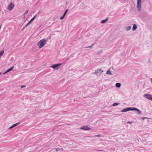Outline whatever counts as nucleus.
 <instances>
[{"instance_id": "obj_1", "label": "nucleus", "mask_w": 152, "mask_h": 152, "mask_svg": "<svg viewBox=\"0 0 152 152\" xmlns=\"http://www.w3.org/2000/svg\"><path fill=\"white\" fill-rule=\"evenodd\" d=\"M47 42L45 39H43L40 40L37 43V45L38 46L39 48H42Z\"/></svg>"}, {"instance_id": "obj_2", "label": "nucleus", "mask_w": 152, "mask_h": 152, "mask_svg": "<svg viewBox=\"0 0 152 152\" xmlns=\"http://www.w3.org/2000/svg\"><path fill=\"white\" fill-rule=\"evenodd\" d=\"M141 0H137V7L138 11H140L141 10Z\"/></svg>"}, {"instance_id": "obj_3", "label": "nucleus", "mask_w": 152, "mask_h": 152, "mask_svg": "<svg viewBox=\"0 0 152 152\" xmlns=\"http://www.w3.org/2000/svg\"><path fill=\"white\" fill-rule=\"evenodd\" d=\"M103 72V70H102V69H98L96 71L94 72V74L95 75H98L101 74Z\"/></svg>"}, {"instance_id": "obj_4", "label": "nucleus", "mask_w": 152, "mask_h": 152, "mask_svg": "<svg viewBox=\"0 0 152 152\" xmlns=\"http://www.w3.org/2000/svg\"><path fill=\"white\" fill-rule=\"evenodd\" d=\"M143 96L148 99L152 101V96L150 94H145L143 95Z\"/></svg>"}, {"instance_id": "obj_5", "label": "nucleus", "mask_w": 152, "mask_h": 152, "mask_svg": "<svg viewBox=\"0 0 152 152\" xmlns=\"http://www.w3.org/2000/svg\"><path fill=\"white\" fill-rule=\"evenodd\" d=\"M61 65V64H57L52 65L51 66V67L54 69H58L59 68V66Z\"/></svg>"}, {"instance_id": "obj_6", "label": "nucleus", "mask_w": 152, "mask_h": 152, "mask_svg": "<svg viewBox=\"0 0 152 152\" xmlns=\"http://www.w3.org/2000/svg\"><path fill=\"white\" fill-rule=\"evenodd\" d=\"M14 7V5L12 3L10 2L9 3L8 5L7 9L10 10H11Z\"/></svg>"}, {"instance_id": "obj_7", "label": "nucleus", "mask_w": 152, "mask_h": 152, "mask_svg": "<svg viewBox=\"0 0 152 152\" xmlns=\"http://www.w3.org/2000/svg\"><path fill=\"white\" fill-rule=\"evenodd\" d=\"M133 110V107H128L122 110L121 111V112H125L129 111H132Z\"/></svg>"}, {"instance_id": "obj_8", "label": "nucleus", "mask_w": 152, "mask_h": 152, "mask_svg": "<svg viewBox=\"0 0 152 152\" xmlns=\"http://www.w3.org/2000/svg\"><path fill=\"white\" fill-rule=\"evenodd\" d=\"M81 129L84 130H88L91 129V128H89L87 126H83L81 128Z\"/></svg>"}, {"instance_id": "obj_9", "label": "nucleus", "mask_w": 152, "mask_h": 152, "mask_svg": "<svg viewBox=\"0 0 152 152\" xmlns=\"http://www.w3.org/2000/svg\"><path fill=\"white\" fill-rule=\"evenodd\" d=\"M13 68H14L13 66L11 68L7 69L5 72H4L3 73V74L4 75L5 74H6V73H7V72L10 71H11L13 69Z\"/></svg>"}, {"instance_id": "obj_10", "label": "nucleus", "mask_w": 152, "mask_h": 152, "mask_svg": "<svg viewBox=\"0 0 152 152\" xmlns=\"http://www.w3.org/2000/svg\"><path fill=\"white\" fill-rule=\"evenodd\" d=\"M20 122H18L17 123H16L15 124H14L12 126H10V127L9 128V129H11L13 127L16 126H17L19 124H20Z\"/></svg>"}, {"instance_id": "obj_11", "label": "nucleus", "mask_w": 152, "mask_h": 152, "mask_svg": "<svg viewBox=\"0 0 152 152\" xmlns=\"http://www.w3.org/2000/svg\"><path fill=\"white\" fill-rule=\"evenodd\" d=\"M133 110H136L137 111V114L139 115H140L141 114V112L138 109L135 108V107H133Z\"/></svg>"}, {"instance_id": "obj_12", "label": "nucleus", "mask_w": 152, "mask_h": 152, "mask_svg": "<svg viewBox=\"0 0 152 152\" xmlns=\"http://www.w3.org/2000/svg\"><path fill=\"white\" fill-rule=\"evenodd\" d=\"M131 28V27L130 26H127L125 27V29L127 31L130 30Z\"/></svg>"}, {"instance_id": "obj_13", "label": "nucleus", "mask_w": 152, "mask_h": 152, "mask_svg": "<svg viewBox=\"0 0 152 152\" xmlns=\"http://www.w3.org/2000/svg\"><path fill=\"white\" fill-rule=\"evenodd\" d=\"M137 28V25L135 24H134L133 25V26L132 28V30L133 31H135Z\"/></svg>"}, {"instance_id": "obj_14", "label": "nucleus", "mask_w": 152, "mask_h": 152, "mask_svg": "<svg viewBox=\"0 0 152 152\" xmlns=\"http://www.w3.org/2000/svg\"><path fill=\"white\" fill-rule=\"evenodd\" d=\"M108 18H106L105 19V20H102L101 21V23H105L106 22H107V20H108Z\"/></svg>"}, {"instance_id": "obj_15", "label": "nucleus", "mask_w": 152, "mask_h": 152, "mask_svg": "<svg viewBox=\"0 0 152 152\" xmlns=\"http://www.w3.org/2000/svg\"><path fill=\"white\" fill-rule=\"evenodd\" d=\"M121 86V84L120 83H116V84H115L116 87L118 88H119Z\"/></svg>"}, {"instance_id": "obj_16", "label": "nucleus", "mask_w": 152, "mask_h": 152, "mask_svg": "<svg viewBox=\"0 0 152 152\" xmlns=\"http://www.w3.org/2000/svg\"><path fill=\"white\" fill-rule=\"evenodd\" d=\"M106 74L107 75H111L112 74V73L110 72V70L107 71L106 72Z\"/></svg>"}, {"instance_id": "obj_17", "label": "nucleus", "mask_w": 152, "mask_h": 152, "mask_svg": "<svg viewBox=\"0 0 152 152\" xmlns=\"http://www.w3.org/2000/svg\"><path fill=\"white\" fill-rule=\"evenodd\" d=\"M34 19V18L33 17L28 23V24H30Z\"/></svg>"}, {"instance_id": "obj_18", "label": "nucleus", "mask_w": 152, "mask_h": 152, "mask_svg": "<svg viewBox=\"0 0 152 152\" xmlns=\"http://www.w3.org/2000/svg\"><path fill=\"white\" fill-rule=\"evenodd\" d=\"M4 53V51H2L1 52H0V57H1L3 55Z\"/></svg>"}, {"instance_id": "obj_19", "label": "nucleus", "mask_w": 152, "mask_h": 152, "mask_svg": "<svg viewBox=\"0 0 152 152\" xmlns=\"http://www.w3.org/2000/svg\"><path fill=\"white\" fill-rule=\"evenodd\" d=\"M118 104H119L118 103H115L113 104V106H115L118 105Z\"/></svg>"}, {"instance_id": "obj_20", "label": "nucleus", "mask_w": 152, "mask_h": 152, "mask_svg": "<svg viewBox=\"0 0 152 152\" xmlns=\"http://www.w3.org/2000/svg\"><path fill=\"white\" fill-rule=\"evenodd\" d=\"M67 10H68L67 9H66L65 10V12H64V14L63 15H64V16H65V15H66V13L67 12Z\"/></svg>"}, {"instance_id": "obj_21", "label": "nucleus", "mask_w": 152, "mask_h": 152, "mask_svg": "<svg viewBox=\"0 0 152 152\" xmlns=\"http://www.w3.org/2000/svg\"><path fill=\"white\" fill-rule=\"evenodd\" d=\"M64 16H64V15H63V16H62L61 17H60V20H62V19H63L64 18Z\"/></svg>"}, {"instance_id": "obj_22", "label": "nucleus", "mask_w": 152, "mask_h": 152, "mask_svg": "<svg viewBox=\"0 0 152 152\" xmlns=\"http://www.w3.org/2000/svg\"><path fill=\"white\" fill-rule=\"evenodd\" d=\"M86 48H92V45H91V46H90L88 47H86Z\"/></svg>"}, {"instance_id": "obj_23", "label": "nucleus", "mask_w": 152, "mask_h": 152, "mask_svg": "<svg viewBox=\"0 0 152 152\" xmlns=\"http://www.w3.org/2000/svg\"><path fill=\"white\" fill-rule=\"evenodd\" d=\"M28 10L26 11L24 13V15H26L28 13Z\"/></svg>"}, {"instance_id": "obj_24", "label": "nucleus", "mask_w": 152, "mask_h": 152, "mask_svg": "<svg viewBox=\"0 0 152 152\" xmlns=\"http://www.w3.org/2000/svg\"><path fill=\"white\" fill-rule=\"evenodd\" d=\"M26 86H21V88H22L23 87H25Z\"/></svg>"}, {"instance_id": "obj_25", "label": "nucleus", "mask_w": 152, "mask_h": 152, "mask_svg": "<svg viewBox=\"0 0 152 152\" xmlns=\"http://www.w3.org/2000/svg\"><path fill=\"white\" fill-rule=\"evenodd\" d=\"M127 123L129 124H132V122H128Z\"/></svg>"}, {"instance_id": "obj_26", "label": "nucleus", "mask_w": 152, "mask_h": 152, "mask_svg": "<svg viewBox=\"0 0 152 152\" xmlns=\"http://www.w3.org/2000/svg\"><path fill=\"white\" fill-rule=\"evenodd\" d=\"M29 24H28V23H27V24L26 25L25 27H26V26H27L28 25H29Z\"/></svg>"}, {"instance_id": "obj_27", "label": "nucleus", "mask_w": 152, "mask_h": 152, "mask_svg": "<svg viewBox=\"0 0 152 152\" xmlns=\"http://www.w3.org/2000/svg\"><path fill=\"white\" fill-rule=\"evenodd\" d=\"M37 15H36L33 17H34V19L36 18V17L37 16Z\"/></svg>"}, {"instance_id": "obj_28", "label": "nucleus", "mask_w": 152, "mask_h": 152, "mask_svg": "<svg viewBox=\"0 0 152 152\" xmlns=\"http://www.w3.org/2000/svg\"><path fill=\"white\" fill-rule=\"evenodd\" d=\"M150 80H151V83L152 84V78H150Z\"/></svg>"}, {"instance_id": "obj_29", "label": "nucleus", "mask_w": 152, "mask_h": 152, "mask_svg": "<svg viewBox=\"0 0 152 152\" xmlns=\"http://www.w3.org/2000/svg\"><path fill=\"white\" fill-rule=\"evenodd\" d=\"M99 136V135H97V136Z\"/></svg>"}, {"instance_id": "obj_30", "label": "nucleus", "mask_w": 152, "mask_h": 152, "mask_svg": "<svg viewBox=\"0 0 152 152\" xmlns=\"http://www.w3.org/2000/svg\"><path fill=\"white\" fill-rule=\"evenodd\" d=\"M1 72H0V75H1Z\"/></svg>"}]
</instances>
